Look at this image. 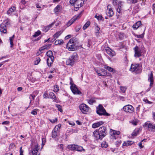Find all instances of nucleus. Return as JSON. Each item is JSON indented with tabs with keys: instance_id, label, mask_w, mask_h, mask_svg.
Returning <instances> with one entry per match:
<instances>
[{
	"instance_id": "052dcab7",
	"label": "nucleus",
	"mask_w": 155,
	"mask_h": 155,
	"mask_svg": "<svg viewBox=\"0 0 155 155\" xmlns=\"http://www.w3.org/2000/svg\"><path fill=\"white\" fill-rule=\"evenodd\" d=\"M118 97L120 100H121L123 101H124V97H123L119 96Z\"/></svg>"
},
{
	"instance_id": "6e6552de",
	"label": "nucleus",
	"mask_w": 155,
	"mask_h": 155,
	"mask_svg": "<svg viewBox=\"0 0 155 155\" xmlns=\"http://www.w3.org/2000/svg\"><path fill=\"white\" fill-rule=\"evenodd\" d=\"M79 107L81 111L84 114H86L90 109V107L84 104H80Z\"/></svg>"
},
{
	"instance_id": "39448f33",
	"label": "nucleus",
	"mask_w": 155,
	"mask_h": 155,
	"mask_svg": "<svg viewBox=\"0 0 155 155\" xmlns=\"http://www.w3.org/2000/svg\"><path fill=\"white\" fill-rule=\"evenodd\" d=\"M46 55L48 57L47 59V63L48 67H51L54 59L52 52L51 51H49L47 52Z\"/></svg>"
},
{
	"instance_id": "5701e85b",
	"label": "nucleus",
	"mask_w": 155,
	"mask_h": 155,
	"mask_svg": "<svg viewBox=\"0 0 155 155\" xmlns=\"http://www.w3.org/2000/svg\"><path fill=\"white\" fill-rule=\"evenodd\" d=\"M50 97L54 100L53 101L57 102V98L55 94L53 92H51L49 94Z\"/></svg>"
},
{
	"instance_id": "c9c22d12",
	"label": "nucleus",
	"mask_w": 155,
	"mask_h": 155,
	"mask_svg": "<svg viewBox=\"0 0 155 155\" xmlns=\"http://www.w3.org/2000/svg\"><path fill=\"white\" fill-rule=\"evenodd\" d=\"M81 0H70V3L72 5H74V4L77 2H79L80 1H81Z\"/></svg>"
},
{
	"instance_id": "7ed1b4c3",
	"label": "nucleus",
	"mask_w": 155,
	"mask_h": 155,
	"mask_svg": "<svg viewBox=\"0 0 155 155\" xmlns=\"http://www.w3.org/2000/svg\"><path fill=\"white\" fill-rule=\"evenodd\" d=\"M78 56L76 52L74 53L66 61V64L68 65L72 66L75 61L78 59Z\"/></svg>"
},
{
	"instance_id": "7c9ffc66",
	"label": "nucleus",
	"mask_w": 155,
	"mask_h": 155,
	"mask_svg": "<svg viewBox=\"0 0 155 155\" xmlns=\"http://www.w3.org/2000/svg\"><path fill=\"white\" fill-rule=\"evenodd\" d=\"M90 21H87L83 26V29L84 30L86 29L90 25Z\"/></svg>"
},
{
	"instance_id": "f8f14e48",
	"label": "nucleus",
	"mask_w": 155,
	"mask_h": 155,
	"mask_svg": "<svg viewBox=\"0 0 155 155\" xmlns=\"http://www.w3.org/2000/svg\"><path fill=\"white\" fill-rule=\"evenodd\" d=\"M123 110L126 112L131 113L133 112L134 108L132 105H127L123 107Z\"/></svg>"
},
{
	"instance_id": "79ce46f5",
	"label": "nucleus",
	"mask_w": 155,
	"mask_h": 155,
	"mask_svg": "<svg viewBox=\"0 0 155 155\" xmlns=\"http://www.w3.org/2000/svg\"><path fill=\"white\" fill-rule=\"evenodd\" d=\"M81 25H78L75 27V29L76 32H78L80 29L81 28Z\"/></svg>"
},
{
	"instance_id": "a18cd8bd",
	"label": "nucleus",
	"mask_w": 155,
	"mask_h": 155,
	"mask_svg": "<svg viewBox=\"0 0 155 155\" xmlns=\"http://www.w3.org/2000/svg\"><path fill=\"white\" fill-rule=\"evenodd\" d=\"M51 26L50 25L44 27V31L45 32L48 31L51 28Z\"/></svg>"
},
{
	"instance_id": "ea45409f",
	"label": "nucleus",
	"mask_w": 155,
	"mask_h": 155,
	"mask_svg": "<svg viewBox=\"0 0 155 155\" xmlns=\"http://www.w3.org/2000/svg\"><path fill=\"white\" fill-rule=\"evenodd\" d=\"M14 37V35H13L12 37H10L9 38V40L10 41V44L11 45L10 47H12V46L13 45V39Z\"/></svg>"
},
{
	"instance_id": "6ab92c4d",
	"label": "nucleus",
	"mask_w": 155,
	"mask_h": 155,
	"mask_svg": "<svg viewBox=\"0 0 155 155\" xmlns=\"http://www.w3.org/2000/svg\"><path fill=\"white\" fill-rule=\"evenodd\" d=\"M105 50L107 54L110 57H112L114 56V52L113 51L112 52L111 50L109 47H107L105 49Z\"/></svg>"
},
{
	"instance_id": "2f4dec72",
	"label": "nucleus",
	"mask_w": 155,
	"mask_h": 155,
	"mask_svg": "<svg viewBox=\"0 0 155 155\" xmlns=\"http://www.w3.org/2000/svg\"><path fill=\"white\" fill-rule=\"evenodd\" d=\"M139 130L138 129H135L133 132L132 133L131 135L133 136H137V134L139 133Z\"/></svg>"
},
{
	"instance_id": "4468645a",
	"label": "nucleus",
	"mask_w": 155,
	"mask_h": 155,
	"mask_svg": "<svg viewBox=\"0 0 155 155\" xmlns=\"http://www.w3.org/2000/svg\"><path fill=\"white\" fill-rule=\"evenodd\" d=\"M120 134V132L118 131L112 130L110 132L111 138L112 139L115 140L116 138V135H118Z\"/></svg>"
},
{
	"instance_id": "864d4df0",
	"label": "nucleus",
	"mask_w": 155,
	"mask_h": 155,
	"mask_svg": "<svg viewBox=\"0 0 155 155\" xmlns=\"http://www.w3.org/2000/svg\"><path fill=\"white\" fill-rule=\"evenodd\" d=\"M46 48V46H44L41 47L39 49L40 50V51H41L47 50V48Z\"/></svg>"
},
{
	"instance_id": "4c0bfd02",
	"label": "nucleus",
	"mask_w": 155,
	"mask_h": 155,
	"mask_svg": "<svg viewBox=\"0 0 155 155\" xmlns=\"http://www.w3.org/2000/svg\"><path fill=\"white\" fill-rule=\"evenodd\" d=\"M56 107L58 108V110L61 112L63 111L62 109V106L56 104Z\"/></svg>"
},
{
	"instance_id": "5fc2aeb1",
	"label": "nucleus",
	"mask_w": 155,
	"mask_h": 155,
	"mask_svg": "<svg viewBox=\"0 0 155 155\" xmlns=\"http://www.w3.org/2000/svg\"><path fill=\"white\" fill-rule=\"evenodd\" d=\"M118 1L117 0H114L113 2V4L114 6H116L118 5Z\"/></svg>"
},
{
	"instance_id": "aec40b11",
	"label": "nucleus",
	"mask_w": 155,
	"mask_h": 155,
	"mask_svg": "<svg viewBox=\"0 0 155 155\" xmlns=\"http://www.w3.org/2000/svg\"><path fill=\"white\" fill-rule=\"evenodd\" d=\"M97 74L100 76H105L107 75V72L104 69H102L100 71H97Z\"/></svg>"
},
{
	"instance_id": "a19ab883",
	"label": "nucleus",
	"mask_w": 155,
	"mask_h": 155,
	"mask_svg": "<svg viewBox=\"0 0 155 155\" xmlns=\"http://www.w3.org/2000/svg\"><path fill=\"white\" fill-rule=\"evenodd\" d=\"M41 61V59L39 57H37L36 58L34 64L35 65L38 64Z\"/></svg>"
},
{
	"instance_id": "6e6d98bb",
	"label": "nucleus",
	"mask_w": 155,
	"mask_h": 155,
	"mask_svg": "<svg viewBox=\"0 0 155 155\" xmlns=\"http://www.w3.org/2000/svg\"><path fill=\"white\" fill-rule=\"evenodd\" d=\"M115 144L116 145H119L121 144V140H117V141H116V139L115 140Z\"/></svg>"
},
{
	"instance_id": "09e8293b",
	"label": "nucleus",
	"mask_w": 155,
	"mask_h": 155,
	"mask_svg": "<svg viewBox=\"0 0 155 155\" xmlns=\"http://www.w3.org/2000/svg\"><path fill=\"white\" fill-rule=\"evenodd\" d=\"M145 28H144V31L142 34L140 35H137L136 37L138 38H143L144 37V31L145 30Z\"/></svg>"
},
{
	"instance_id": "a878e982",
	"label": "nucleus",
	"mask_w": 155,
	"mask_h": 155,
	"mask_svg": "<svg viewBox=\"0 0 155 155\" xmlns=\"http://www.w3.org/2000/svg\"><path fill=\"white\" fill-rule=\"evenodd\" d=\"M87 101L88 103L91 105L93 104L94 103H95L96 102L95 98L94 97L87 100Z\"/></svg>"
},
{
	"instance_id": "c85d7f7f",
	"label": "nucleus",
	"mask_w": 155,
	"mask_h": 155,
	"mask_svg": "<svg viewBox=\"0 0 155 155\" xmlns=\"http://www.w3.org/2000/svg\"><path fill=\"white\" fill-rule=\"evenodd\" d=\"M134 142L131 141H127V142H124V143H123L122 145H130L133 144Z\"/></svg>"
},
{
	"instance_id": "9b49d317",
	"label": "nucleus",
	"mask_w": 155,
	"mask_h": 155,
	"mask_svg": "<svg viewBox=\"0 0 155 155\" xmlns=\"http://www.w3.org/2000/svg\"><path fill=\"white\" fill-rule=\"evenodd\" d=\"M70 88L73 94H80L81 92L79 91L74 84H72L70 86Z\"/></svg>"
},
{
	"instance_id": "f704fd0d",
	"label": "nucleus",
	"mask_w": 155,
	"mask_h": 155,
	"mask_svg": "<svg viewBox=\"0 0 155 155\" xmlns=\"http://www.w3.org/2000/svg\"><path fill=\"white\" fill-rule=\"evenodd\" d=\"M79 2H77L74 4V5H75L76 6H78L79 7H81L83 6V3L82 2V1H80Z\"/></svg>"
},
{
	"instance_id": "dca6fc26",
	"label": "nucleus",
	"mask_w": 155,
	"mask_h": 155,
	"mask_svg": "<svg viewBox=\"0 0 155 155\" xmlns=\"http://www.w3.org/2000/svg\"><path fill=\"white\" fill-rule=\"evenodd\" d=\"M134 50L135 51L134 56L135 57H139L141 56V51L138 47L137 46H136L134 48Z\"/></svg>"
},
{
	"instance_id": "338daca9",
	"label": "nucleus",
	"mask_w": 155,
	"mask_h": 155,
	"mask_svg": "<svg viewBox=\"0 0 155 155\" xmlns=\"http://www.w3.org/2000/svg\"><path fill=\"white\" fill-rule=\"evenodd\" d=\"M101 145H108V144L105 141H104L102 143Z\"/></svg>"
},
{
	"instance_id": "bb28decb",
	"label": "nucleus",
	"mask_w": 155,
	"mask_h": 155,
	"mask_svg": "<svg viewBox=\"0 0 155 155\" xmlns=\"http://www.w3.org/2000/svg\"><path fill=\"white\" fill-rule=\"evenodd\" d=\"M61 31H58L56 32L53 36V37H54V40H56L58 38L59 36L61 35Z\"/></svg>"
},
{
	"instance_id": "e2e57ef3",
	"label": "nucleus",
	"mask_w": 155,
	"mask_h": 155,
	"mask_svg": "<svg viewBox=\"0 0 155 155\" xmlns=\"http://www.w3.org/2000/svg\"><path fill=\"white\" fill-rule=\"evenodd\" d=\"M38 92L37 91H35L32 94H31L32 95H34L35 96H35L37 95V94H38Z\"/></svg>"
},
{
	"instance_id": "423d86ee",
	"label": "nucleus",
	"mask_w": 155,
	"mask_h": 155,
	"mask_svg": "<svg viewBox=\"0 0 155 155\" xmlns=\"http://www.w3.org/2000/svg\"><path fill=\"white\" fill-rule=\"evenodd\" d=\"M146 128L151 132H155V124H153L149 121L146 122L144 125Z\"/></svg>"
},
{
	"instance_id": "49530a36",
	"label": "nucleus",
	"mask_w": 155,
	"mask_h": 155,
	"mask_svg": "<svg viewBox=\"0 0 155 155\" xmlns=\"http://www.w3.org/2000/svg\"><path fill=\"white\" fill-rule=\"evenodd\" d=\"M59 90L58 86V85H55L54 86V91L55 92H57Z\"/></svg>"
},
{
	"instance_id": "72a5a7b5",
	"label": "nucleus",
	"mask_w": 155,
	"mask_h": 155,
	"mask_svg": "<svg viewBox=\"0 0 155 155\" xmlns=\"http://www.w3.org/2000/svg\"><path fill=\"white\" fill-rule=\"evenodd\" d=\"M95 18H96L98 20L104 21V18L101 15L97 16V15H96L95 16Z\"/></svg>"
},
{
	"instance_id": "c756f323",
	"label": "nucleus",
	"mask_w": 155,
	"mask_h": 155,
	"mask_svg": "<svg viewBox=\"0 0 155 155\" xmlns=\"http://www.w3.org/2000/svg\"><path fill=\"white\" fill-rule=\"evenodd\" d=\"M60 6L58 5L57 6L54 8V11L55 14H57L60 10Z\"/></svg>"
},
{
	"instance_id": "603ef678",
	"label": "nucleus",
	"mask_w": 155,
	"mask_h": 155,
	"mask_svg": "<svg viewBox=\"0 0 155 155\" xmlns=\"http://www.w3.org/2000/svg\"><path fill=\"white\" fill-rule=\"evenodd\" d=\"M143 101L145 102L146 103H147L149 104H151L152 103V102L149 101L147 98H144Z\"/></svg>"
},
{
	"instance_id": "680f3d73",
	"label": "nucleus",
	"mask_w": 155,
	"mask_h": 155,
	"mask_svg": "<svg viewBox=\"0 0 155 155\" xmlns=\"http://www.w3.org/2000/svg\"><path fill=\"white\" fill-rule=\"evenodd\" d=\"M102 84L104 87H107V85L105 81H103L102 82Z\"/></svg>"
},
{
	"instance_id": "ddd939ff",
	"label": "nucleus",
	"mask_w": 155,
	"mask_h": 155,
	"mask_svg": "<svg viewBox=\"0 0 155 155\" xmlns=\"http://www.w3.org/2000/svg\"><path fill=\"white\" fill-rule=\"evenodd\" d=\"M139 64H133L131 65L130 70L132 72L136 71L138 72H139L138 71L139 68Z\"/></svg>"
},
{
	"instance_id": "e433bc0d",
	"label": "nucleus",
	"mask_w": 155,
	"mask_h": 155,
	"mask_svg": "<svg viewBox=\"0 0 155 155\" xmlns=\"http://www.w3.org/2000/svg\"><path fill=\"white\" fill-rule=\"evenodd\" d=\"M134 11L135 13H137L139 11V6L137 5L135 6L134 8Z\"/></svg>"
},
{
	"instance_id": "0e129e2a",
	"label": "nucleus",
	"mask_w": 155,
	"mask_h": 155,
	"mask_svg": "<svg viewBox=\"0 0 155 155\" xmlns=\"http://www.w3.org/2000/svg\"><path fill=\"white\" fill-rule=\"evenodd\" d=\"M27 1L26 0H21V3L23 5L25 4L26 3Z\"/></svg>"
},
{
	"instance_id": "0eeeda50",
	"label": "nucleus",
	"mask_w": 155,
	"mask_h": 155,
	"mask_svg": "<svg viewBox=\"0 0 155 155\" xmlns=\"http://www.w3.org/2000/svg\"><path fill=\"white\" fill-rule=\"evenodd\" d=\"M83 11H82L78 15H75L66 24L67 27L71 25L73 22H74L76 20L80 18L81 17Z\"/></svg>"
},
{
	"instance_id": "393cba45",
	"label": "nucleus",
	"mask_w": 155,
	"mask_h": 155,
	"mask_svg": "<svg viewBox=\"0 0 155 155\" xmlns=\"http://www.w3.org/2000/svg\"><path fill=\"white\" fill-rule=\"evenodd\" d=\"M141 25V22L138 21L133 26V28L134 29H137Z\"/></svg>"
},
{
	"instance_id": "f03ea898",
	"label": "nucleus",
	"mask_w": 155,
	"mask_h": 155,
	"mask_svg": "<svg viewBox=\"0 0 155 155\" xmlns=\"http://www.w3.org/2000/svg\"><path fill=\"white\" fill-rule=\"evenodd\" d=\"M78 42L76 38H72L69 41L66 45V48L69 51H72L76 50L78 46Z\"/></svg>"
},
{
	"instance_id": "3c124183",
	"label": "nucleus",
	"mask_w": 155,
	"mask_h": 155,
	"mask_svg": "<svg viewBox=\"0 0 155 155\" xmlns=\"http://www.w3.org/2000/svg\"><path fill=\"white\" fill-rule=\"evenodd\" d=\"M100 29V28L97 26L95 28V30H96L95 33H96V34L97 35H99V34Z\"/></svg>"
},
{
	"instance_id": "c03bdc74",
	"label": "nucleus",
	"mask_w": 155,
	"mask_h": 155,
	"mask_svg": "<svg viewBox=\"0 0 155 155\" xmlns=\"http://www.w3.org/2000/svg\"><path fill=\"white\" fill-rule=\"evenodd\" d=\"M35 97L34 95L31 94L30 95L29 97V98L30 99V104H31V103L32 101L34 100Z\"/></svg>"
},
{
	"instance_id": "69168bd1",
	"label": "nucleus",
	"mask_w": 155,
	"mask_h": 155,
	"mask_svg": "<svg viewBox=\"0 0 155 155\" xmlns=\"http://www.w3.org/2000/svg\"><path fill=\"white\" fill-rule=\"evenodd\" d=\"M9 122L8 121H5L2 123V124H9Z\"/></svg>"
},
{
	"instance_id": "4d7b16f0",
	"label": "nucleus",
	"mask_w": 155,
	"mask_h": 155,
	"mask_svg": "<svg viewBox=\"0 0 155 155\" xmlns=\"http://www.w3.org/2000/svg\"><path fill=\"white\" fill-rule=\"evenodd\" d=\"M61 127V125L59 124L58 125H56L54 129H57L58 131H59Z\"/></svg>"
},
{
	"instance_id": "a211bd4d",
	"label": "nucleus",
	"mask_w": 155,
	"mask_h": 155,
	"mask_svg": "<svg viewBox=\"0 0 155 155\" xmlns=\"http://www.w3.org/2000/svg\"><path fill=\"white\" fill-rule=\"evenodd\" d=\"M0 31L1 33H6L7 32L6 27L4 24H2L0 26Z\"/></svg>"
},
{
	"instance_id": "1a4fd4ad",
	"label": "nucleus",
	"mask_w": 155,
	"mask_h": 155,
	"mask_svg": "<svg viewBox=\"0 0 155 155\" xmlns=\"http://www.w3.org/2000/svg\"><path fill=\"white\" fill-rule=\"evenodd\" d=\"M148 81L150 82V87L146 91L147 92H148L150 91L151 87L153 84V72L152 71H150V74H149L148 75Z\"/></svg>"
},
{
	"instance_id": "4be33fe9",
	"label": "nucleus",
	"mask_w": 155,
	"mask_h": 155,
	"mask_svg": "<svg viewBox=\"0 0 155 155\" xmlns=\"http://www.w3.org/2000/svg\"><path fill=\"white\" fill-rule=\"evenodd\" d=\"M59 131H58L56 129H54L52 132V138H55L57 136L58 134L59 133Z\"/></svg>"
},
{
	"instance_id": "8fccbe9b",
	"label": "nucleus",
	"mask_w": 155,
	"mask_h": 155,
	"mask_svg": "<svg viewBox=\"0 0 155 155\" xmlns=\"http://www.w3.org/2000/svg\"><path fill=\"white\" fill-rule=\"evenodd\" d=\"M38 109H35L33 110L31 112V114L33 115H36L37 114V111Z\"/></svg>"
},
{
	"instance_id": "774afa93",
	"label": "nucleus",
	"mask_w": 155,
	"mask_h": 155,
	"mask_svg": "<svg viewBox=\"0 0 155 155\" xmlns=\"http://www.w3.org/2000/svg\"><path fill=\"white\" fill-rule=\"evenodd\" d=\"M74 10L76 11H77L78 9V8H80L78 6H76L75 5H74Z\"/></svg>"
},
{
	"instance_id": "473e14b6",
	"label": "nucleus",
	"mask_w": 155,
	"mask_h": 155,
	"mask_svg": "<svg viewBox=\"0 0 155 155\" xmlns=\"http://www.w3.org/2000/svg\"><path fill=\"white\" fill-rule=\"evenodd\" d=\"M104 68L105 69H107L110 72H113L114 71H115L112 68L109 66H108L107 65H105L104 66Z\"/></svg>"
},
{
	"instance_id": "b1692460",
	"label": "nucleus",
	"mask_w": 155,
	"mask_h": 155,
	"mask_svg": "<svg viewBox=\"0 0 155 155\" xmlns=\"http://www.w3.org/2000/svg\"><path fill=\"white\" fill-rule=\"evenodd\" d=\"M15 7L14 6H12L8 11L7 14L9 15H11L12 12L15 11Z\"/></svg>"
},
{
	"instance_id": "13d9d810",
	"label": "nucleus",
	"mask_w": 155,
	"mask_h": 155,
	"mask_svg": "<svg viewBox=\"0 0 155 155\" xmlns=\"http://www.w3.org/2000/svg\"><path fill=\"white\" fill-rule=\"evenodd\" d=\"M45 139L44 138H42L41 145H44L45 144Z\"/></svg>"
},
{
	"instance_id": "412c9836",
	"label": "nucleus",
	"mask_w": 155,
	"mask_h": 155,
	"mask_svg": "<svg viewBox=\"0 0 155 155\" xmlns=\"http://www.w3.org/2000/svg\"><path fill=\"white\" fill-rule=\"evenodd\" d=\"M104 123V122L102 121L97 122L92 124V127L93 128H95L99 127L101 125L103 124Z\"/></svg>"
},
{
	"instance_id": "2eb2a0df",
	"label": "nucleus",
	"mask_w": 155,
	"mask_h": 155,
	"mask_svg": "<svg viewBox=\"0 0 155 155\" xmlns=\"http://www.w3.org/2000/svg\"><path fill=\"white\" fill-rule=\"evenodd\" d=\"M107 11L106 12L107 15L110 17L112 16L114 14V12L111 8V5H108L107 6Z\"/></svg>"
},
{
	"instance_id": "f3484780",
	"label": "nucleus",
	"mask_w": 155,
	"mask_h": 155,
	"mask_svg": "<svg viewBox=\"0 0 155 155\" xmlns=\"http://www.w3.org/2000/svg\"><path fill=\"white\" fill-rule=\"evenodd\" d=\"M35 147L32 148L31 150L30 153V155H36L38 150V146H35Z\"/></svg>"
},
{
	"instance_id": "58836bf2",
	"label": "nucleus",
	"mask_w": 155,
	"mask_h": 155,
	"mask_svg": "<svg viewBox=\"0 0 155 155\" xmlns=\"http://www.w3.org/2000/svg\"><path fill=\"white\" fill-rule=\"evenodd\" d=\"M138 1V0H128V2L130 4H134L137 3Z\"/></svg>"
},
{
	"instance_id": "9d476101",
	"label": "nucleus",
	"mask_w": 155,
	"mask_h": 155,
	"mask_svg": "<svg viewBox=\"0 0 155 155\" xmlns=\"http://www.w3.org/2000/svg\"><path fill=\"white\" fill-rule=\"evenodd\" d=\"M67 148L71 150L79 151H85L84 149L81 146H67Z\"/></svg>"
},
{
	"instance_id": "cd10ccee",
	"label": "nucleus",
	"mask_w": 155,
	"mask_h": 155,
	"mask_svg": "<svg viewBox=\"0 0 155 155\" xmlns=\"http://www.w3.org/2000/svg\"><path fill=\"white\" fill-rule=\"evenodd\" d=\"M64 43V42L63 41L62 39L57 40L55 41L54 44L56 45H62Z\"/></svg>"
},
{
	"instance_id": "37998d69",
	"label": "nucleus",
	"mask_w": 155,
	"mask_h": 155,
	"mask_svg": "<svg viewBox=\"0 0 155 155\" xmlns=\"http://www.w3.org/2000/svg\"><path fill=\"white\" fill-rule=\"evenodd\" d=\"M120 89L123 93H124L127 89V88L125 87L120 86Z\"/></svg>"
},
{
	"instance_id": "f257e3e1",
	"label": "nucleus",
	"mask_w": 155,
	"mask_h": 155,
	"mask_svg": "<svg viewBox=\"0 0 155 155\" xmlns=\"http://www.w3.org/2000/svg\"><path fill=\"white\" fill-rule=\"evenodd\" d=\"M107 133V129L105 127H102L99 128L98 131L95 130L93 133L94 136L96 140L99 139H101L106 135Z\"/></svg>"
},
{
	"instance_id": "de8ad7c7",
	"label": "nucleus",
	"mask_w": 155,
	"mask_h": 155,
	"mask_svg": "<svg viewBox=\"0 0 155 155\" xmlns=\"http://www.w3.org/2000/svg\"><path fill=\"white\" fill-rule=\"evenodd\" d=\"M41 33V31H40L38 30V31L35 32V34L33 35V37H37L39 36L40 35Z\"/></svg>"
},
{
	"instance_id": "bf43d9fd",
	"label": "nucleus",
	"mask_w": 155,
	"mask_h": 155,
	"mask_svg": "<svg viewBox=\"0 0 155 155\" xmlns=\"http://www.w3.org/2000/svg\"><path fill=\"white\" fill-rule=\"evenodd\" d=\"M118 8H121V7L122 6V3H121V2H120V1H118Z\"/></svg>"
},
{
	"instance_id": "20e7f679",
	"label": "nucleus",
	"mask_w": 155,
	"mask_h": 155,
	"mask_svg": "<svg viewBox=\"0 0 155 155\" xmlns=\"http://www.w3.org/2000/svg\"><path fill=\"white\" fill-rule=\"evenodd\" d=\"M97 113L100 115L109 116L110 114L106 112V110L101 104H99L97 107Z\"/></svg>"
}]
</instances>
